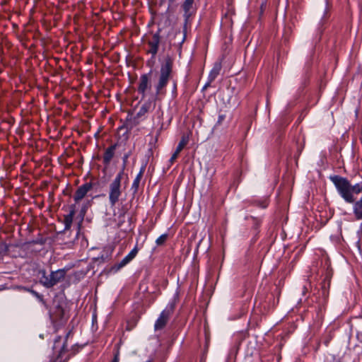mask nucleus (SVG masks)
Segmentation results:
<instances>
[{"label":"nucleus","mask_w":362,"mask_h":362,"mask_svg":"<svg viewBox=\"0 0 362 362\" xmlns=\"http://www.w3.org/2000/svg\"><path fill=\"white\" fill-rule=\"evenodd\" d=\"M307 292H308V288L306 287V286H303V290H302L303 296H305Z\"/></svg>","instance_id":"393cba45"},{"label":"nucleus","mask_w":362,"mask_h":362,"mask_svg":"<svg viewBox=\"0 0 362 362\" xmlns=\"http://www.w3.org/2000/svg\"><path fill=\"white\" fill-rule=\"evenodd\" d=\"M354 213L358 220L362 219V197L354 205Z\"/></svg>","instance_id":"1a4fd4ad"},{"label":"nucleus","mask_w":362,"mask_h":362,"mask_svg":"<svg viewBox=\"0 0 362 362\" xmlns=\"http://www.w3.org/2000/svg\"><path fill=\"white\" fill-rule=\"evenodd\" d=\"M325 1H326V6L324 9L323 14L317 25V27H316V29H315V33L313 35V42L315 44L317 43L318 42H320L322 35L323 34V32L325 30L327 25L328 23V21H329L328 3H327V0H325Z\"/></svg>","instance_id":"7ed1b4c3"},{"label":"nucleus","mask_w":362,"mask_h":362,"mask_svg":"<svg viewBox=\"0 0 362 362\" xmlns=\"http://www.w3.org/2000/svg\"><path fill=\"white\" fill-rule=\"evenodd\" d=\"M158 44H159V37H158V35L157 34H155L153 35V40L149 42V45L151 47V49L150 52L153 54H156Z\"/></svg>","instance_id":"f8f14e48"},{"label":"nucleus","mask_w":362,"mask_h":362,"mask_svg":"<svg viewBox=\"0 0 362 362\" xmlns=\"http://www.w3.org/2000/svg\"><path fill=\"white\" fill-rule=\"evenodd\" d=\"M188 142V136H183L176 151L180 152Z\"/></svg>","instance_id":"6ab92c4d"},{"label":"nucleus","mask_w":362,"mask_h":362,"mask_svg":"<svg viewBox=\"0 0 362 362\" xmlns=\"http://www.w3.org/2000/svg\"><path fill=\"white\" fill-rule=\"evenodd\" d=\"M148 81V80L147 76H146V75L142 76V77L141 78L140 85L139 87V91H141V93H144L146 90V89L147 88Z\"/></svg>","instance_id":"ddd939ff"},{"label":"nucleus","mask_w":362,"mask_h":362,"mask_svg":"<svg viewBox=\"0 0 362 362\" xmlns=\"http://www.w3.org/2000/svg\"><path fill=\"white\" fill-rule=\"evenodd\" d=\"M114 149H115L114 146H111L110 148L107 149V151H105V155H104V160L105 162H107V163L109 162L111 160V158L113 157Z\"/></svg>","instance_id":"f3484780"},{"label":"nucleus","mask_w":362,"mask_h":362,"mask_svg":"<svg viewBox=\"0 0 362 362\" xmlns=\"http://www.w3.org/2000/svg\"><path fill=\"white\" fill-rule=\"evenodd\" d=\"M230 11H231V9L230 8L229 6L228 5V10H227L228 16L230 13Z\"/></svg>","instance_id":"cd10ccee"},{"label":"nucleus","mask_w":362,"mask_h":362,"mask_svg":"<svg viewBox=\"0 0 362 362\" xmlns=\"http://www.w3.org/2000/svg\"><path fill=\"white\" fill-rule=\"evenodd\" d=\"M306 65H307V66H310V64H309L308 62H306Z\"/></svg>","instance_id":"7c9ffc66"},{"label":"nucleus","mask_w":362,"mask_h":362,"mask_svg":"<svg viewBox=\"0 0 362 362\" xmlns=\"http://www.w3.org/2000/svg\"><path fill=\"white\" fill-rule=\"evenodd\" d=\"M291 28L286 27L284 28V33H283V37H284L285 41H288V36L291 34Z\"/></svg>","instance_id":"412c9836"},{"label":"nucleus","mask_w":362,"mask_h":362,"mask_svg":"<svg viewBox=\"0 0 362 362\" xmlns=\"http://www.w3.org/2000/svg\"><path fill=\"white\" fill-rule=\"evenodd\" d=\"M301 301H302V298H300V300H299V301L298 302V303H300Z\"/></svg>","instance_id":"c756f323"},{"label":"nucleus","mask_w":362,"mask_h":362,"mask_svg":"<svg viewBox=\"0 0 362 362\" xmlns=\"http://www.w3.org/2000/svg\"><path fill=\"white\" fill-rule=\"evenodd\" d=\"M179 153H180L179 151H175V152L173 153V156L171 157L170 161L173 162L177 158Z\"/></svg>","instance_id":"5701e85b"},{"label":"nucleus","mask_w":362,"mask_h":362,"mask_svg":"<svg viewBox=\"0 0 362 362\" xmlns=\"http://www.w3.org/2000/svg\"><path fill=\"white\" fill-rule=\"evenodd\" d=\"M138 252V250L135 247L118 265V268H121L135 257Z\"/></svg>","instance_id":"9b49d317"},{"label":"nucleus","mask_w":362,"mask_h":362,"mask_svg":"<svg viewBox=\"0 0 362 362\" xmlns=\"http://www.w3.org/2000/svg\"><path fill=\"white\" fill-rule=\"evenodd\" d=\"M329 341H330V338H327L326 339L325 341H324V344H325V346H328L329 343Z\"/></svg>","instance_id":"bb28decb"},{"label":"nucleus","mask_w":362,"mask_h":362,"mask_svg":"<svg viewBox=\"0 0 362 362\" xmlns=\"http://www.w3.org/2000/svg\"><path fill=\"white\" fill-rule=\"evenodd\" d=\"M65 271L58 270L50 273L48 276L46 275L45 272H42V276L41 278V282L47 287H51L60 281L64 278Z\"/></svg>","instance_id":"20e7f679"},{"label":"nucleus","mask_w":362,"mask_h":362,"mask_svg":"<svg viewBox=\"0 0 362 362\" xmlns=\"http://www.w3.org/2000/svg\"><path fill=\"white\" fill-rule=\"evenodd\" d=\"M283 344H279V349H281L282 347Z\"/></svg>","instance_id":"c85d7f7f"},{"label":"nucleus","mask_w":362,"mask_h":362,"mask_svg":"<svg viewBox=\"0 0 362 362\" xmlns=\"http://www.w3.org/2000/svg\"><path fill=\"white\" fill-rule=\"evenodd\" d=\"M169 314L167 312H163L155 324V329L158 330L163 329L168 320Z\"/></svg>","instance_id":"0eeeda50"},{"label":"nucleus","mask_w":362,"mask_h":362,"mask_svg":"<svg viewBox=\"0 0 362 362\" xmlns=\"http://www.w3.org/2000/svg\"><path fill=\"white\" fill-rule=\"evenodd\" d=\"M194 2V0H186L184 3V9L185 11V12H187L190 8L192 7V4Z\"/></svg>","instance_id":"aec40b11"},{"label":"nucleus","mask_w":362,"mask_h":362,"mask_svg":"<svg viewBox=\"0 0 362 362\" xmlns=\"http://www.w3.org/2000/svg\"><path fill=\"white\" fill-rule=\"evenodd\" d=\"M243 312H240L238 315H236V316H235V317H230V319H231V320H235V319H238V318H239V317H241V315H243Z\"/></svg>","instance_id":"a878e982"},{"label":"nucleus","mask_w":362,"mask_h":362,"mask_svg":"<svg viewBox=\"0 0 362 362\" xmlns=\"http://www.w3.org/2000/svg\"><path fill=\"white\" fill-rule=\"evenodd\" d=\"M321 264L322 274L324 276V279L320 284V291H318L319 296L316 298L318 299L319 304L323 305L329 297V288L332 276V271L330 267L329 259L327 257L325 256L322 258Z\"/></svg>","instance_id":"f257e3e1"},{"label":"nucleus","mask_w":362,"mask_h":362,"mask_svg":"<svg viewBox=\"0 0 362 362\" xmlns=\"http://www.w3.org/2000/svg\"><path fill=\"white\" fill-rule=\"evenodd\" d=\"M74 216V211H71L70 214L66 215L64 218V223L66 229H69L71 225V223L73 221V217Z\"/></svg>","instance_id":"2eb2a0df"},{"label":"nucleus","mask_w":362,"mask_h":362,"mask_svg":"<svg viewBox=\"0 0 362 362\" xmlns=\"http://www.w3.org/2000/svg\"><path fill=\"white\" fill-rule=\"evenodd\" d=\"M362 192V182L356 183L354 185H351V194H358Z\"/></svg>","instance_id":"4468645a"},{"label":"nucleus","mask_w":362,"mask_h":362,"mask_svg":"<svg viewBox=\"0 0 362 362\" xmlns=\"http://www.w3.org/2000/svg\"><path fill=\"white\" fill-rule=\"evenodd\" d=\"M112 362H119V353L117 352L112 360Z\"/></svg>","instance_id":"b1692460"},{"label":"nucleus","mask_w":362,"mask_h":362,"mask_svg":"<svg viewBox=\"0 0 362 362\" xmlns=\"http://www.w3.org/2000/svg\"><path fill=\"white\" fill-rule=\"evenodd\" d=\"M329 180L334 185L338 194L347 203H354V195L351 194V183L347 178L339 176L332 175L329 177Z\"/></svg>","instance_id":"f03ea898"},{"label":"nucleus","mask_w":362,"mask_h":362,"mask_svg":"<svg viewBox=\"0 0 362 362\" xmlns=\"http://www.w3.org/2000/svg\"><path fill=\"white\" fill-rule=\"evenodd\" d=\"M166 239L167 235H163L157 239L156 243L158 245H162L165 241Z\"/></svg>","instance_id":"4be33fe9"},{"label":"nucleus","mask_w":362,"mask_h":362,"mask_svg":"<svg viewBox=\"0 0 362 362\" xmlns=\"http://www.w3.org/2000/svg\"><path fill=\"white\" fill-rule=\"evenodd\" d=\"M143 173H144V168H142L133 183V187L134 188L135 191L137 190V189L139 187V182H140L141 178L142 177Z\"/></svg>","instance_id":"a211bd4d"},{"label":"nucleus","mask_w":362,"mask_h":362,"mask_svg":"<svg viewBox=\"0 0 362 362\" xmlns=\"http://www.w3.org/2000/svg\"><path fill=\"white\" fill-rule=\"evenodd\" d=\"M120 181L121 176L119 175L110 186V199L112 204H114L118 200V198L120 195Z\"/></svg>","instance_id":"423d86ee"},{"label":"nucleus","mask_w":362,"mask_h":362,"mask_svg":"<svg viewBox=\"0 0 362 362\" xmlns=\"http://www.w3.org/2000/svg\"><path fill=\"white\" fill-rule=\"evenodd\" d=\"M172 60L167 59L165 64L163 65L160 70V80L158 85V89L163 88L167 83L169 76L172 71Z\"/></svg>","instance_id":"39448f33"},{"label":"nucleus","mask_w":362,"mask_h":362,"mask_svg":"<svg viewBox=\"0 0 362 362\" xmlns=\"http://www.w3.org/2000/svg\"><path fill=\"white\" fill-rule=\"evenodd\" d=\"M209 246H210L209 239V238L205 237V238H202V240L200 241V243L198 245V248H201L203 250H207L209 248Z\"/></svg>","instance_id":"dca6fc26"},{"label":"nucleus","mask_w":362,"mask_h":362,"mask_svg":"<svg viewBox=\"0 0 362 362\" xmlns=\"http://www.w3.org/2000/svg\"><path fill=\"white\" fill-rule=\"evenodd\" d=\"M252 204L261 209H266L269 204L268 198L262 197L261 199H254L252 200Z\"/></svg>","instance_id":"9d476101"},{"label":"nucleus","mask_w":362,"mask_h":362,"mask_svg":"<svg viewBox=\"0 0 362 362\" xmlns=\"http://www.w3.org/2000/svg\"><path fill=\"white\" fill-rule=\"evenodd\" d=\"M90 188L91 185L90 184H86L79 187L76 192L75 200L78 201L83 199Z\"/></svg>","instance_id":"6e6552de"}]
</instances>
